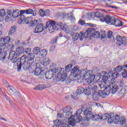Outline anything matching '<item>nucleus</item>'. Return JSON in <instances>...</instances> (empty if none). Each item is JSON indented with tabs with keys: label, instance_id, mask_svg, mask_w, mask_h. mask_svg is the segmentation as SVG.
I'll use <instances>...</instances> for the list:
<instances>
[{
	"label": "nucleus",
	"instance_id": "nucleus-1",
	"mask_svg": "<svg viewBox=\"0 0 127 127\" xmlns=\"http://www.w3.org/2000/svg\"><path fill=\"white\" fill-rule=\"evenodd\" d=\"M88 88L90 89L92 94H93V99L95 101H99L101 96H104L102 90H98V86L96 83L91 82L89 83Z\"/></svg>",
	"mask_w": 127,
	"mask_h": 127
},
{
	"label": "nucleus",
	"instance_id": "nucleus-2",
	"mask_svg": "<svg viewBox=\"0 0 127 127\" xmlns=\"http://www.w3.org/2000/svg\"><path fill=\"white\" fill-rule=\"evenodd\" d=\"M100 21L101 22H106L108 24H109V23H110V24H111L112 25H115V26H123V24H119L121 22V23H122V22H121L119 20H116L115 18H112L110 15H106L105 17H103L101 18Z\"/></svg>",
	"mask_w": 127,
	"mask_h": 127
},
{
	"label": "nucleus",
	"instance_id": "nucleus-3",
	"mask_svg": "<svg viewBox=\"0 0 127 127\" xmlns=\"http://www.w3.org/2000/svg\"><path fill=\"white\" fill-rule=\"evenodd\" d=\"M33 73L34 72V75L35 76H39L40 79H44V75H45V72L46 71V68H43V67H36L35 65H34V67L31 68V71H32Z\"/></svg>",
	"mask_w": 127,
	"mask_h": 127
},
{
	"label": "nucleus",
	"instance_id": "nucleus-4",
	"mask_svg": "<svg viewBox=\"0 0 127 127\" xmlns=\"http://www.w3.org/2000/svg\"><path fill=\"white\" fill-rule=\"evenodd\" d=\"M109 124H115L116 125L118 124H120V125H125L127 122V120H126V118L121 117L118 115H115L114 116V119H109Z\"/></svg>",
	"mask_w": 127,
	"mask_h": 127
},
{
	"label": "nucleus",
	"instance_id": "nucleus-5",
	"mask_svg": "<svg viewBox=\"0 0 127 127\" xmlns=\"http://www.w3.org/2000/svg\"><path fill=\"white\" fill-rule=\"evenodd\" d=\"M80 77H81L79 78V77H77L78 80H81V79H83V78H84L85 80H88L91 82L92 80L95 79V75L91 73L90 71H86L84 69L82 70Z\"/></svg>",
	"mask_w": 127,
	"mask_h": 127
},
{
	"label": "nucleus",
	"instance_id": "nucleus-6",
	"mask_svg": "<svg viewBox=\"0 0 127 127\" xmlns=\"http://www.w3.org/2000/svg\"><path fill=\"white\" fill-rule=\"evenodd\" d=\"M67 78V73L65 72V70H64V68H63V71L61 73L59 71L56 74H55V79H56L57 81H62V82H64V80H66Z\"/></svg>",
	"mask_w": 127,
	"mask_h": 127
},
{
	"label": "nucleus",
	"instance_id": "nucleus-7",
	"mask_svg": "<svg viewBox=\"0 0 127 127\" xmlns=\"http://www.w3.org/2000/svg\"><path fill=\"white\" fill-rule=\"evenodd\" d=\"M82 121V116L74 115L73 116H71L68 119V122L71 126H74L75 124H78V123H80Z\"/></svg>",
	"mask_w": 127,
	"mask_h": 127
},
{
	"label": "nucleus",
	"instance_id": "nucleus-8",
	"mask_svg": "<svg viewBox=\"0 0 127 127\" xmlns=\"http://www.w3.org/2000/svg\"><path fill=\"white\" fill-rule=\"evenodd\" d=\"M32 64H32L27 61L26 62H25L22 64V68L24 70H25V71H27V70H29L30 73H33V71H34L33 69L34 65H32ZM31 69H33V70H31Z\"/></svg>",
	"mask_w": 127,
	"mask_h": 127
},
{
	"label": "nucleus",
	"instance_id": "nucleus-9",
	"mask_svg": "<svg viewBox=\"0 0 127 127\" xmlns=\"http://www.w3.org/2000/svg\"><path fill=\"white\" fill-rule=\"evenodd\" d=\"M116 41L117 46H122L123 44H127V37H122L121 36L117 35L116 37Z\"/></svg>",
	"mask_w": 127,
	"mask_h": 127
},
{
	"label": "nucleus",
	"instance_id": "nucleus-10",
	"mask_svg": "<svg viewBox=\"0 0 127 127\" xmlns=\"http://www.w3.org/2000/svg\"><path fill=\"white\" fill-rule=\"evenodd\" d=\"M72 76L74 78L76 77H81L82 70L79 69V66H74L71 71Z\"/></svg>",
	"mask_w": 127,
	"mask_h": 127
},
{
	"label": "nucleus",
	"instance_id": "nucleus-11",
	"mask_svg": "<svg viewBox=\"0 0 127 127\" xmlns=\"http://www.w3.org/2000/svg\"><path fill=\"white\" fill-rule=\"evenodd\" d=\"M104 92L103 91V96H101L100 97L105 98L106 96H109L111 92H112V87H111V83H108L107 84H105V87L104 90Z\"/></svg>",
	"mask_w": 127,
	"mask_h": 127
},
{
	"label": "nucleus",
	"instance_id": "nucleus-12",
	"mask_svg": "<svg viewBox=\"0 0 127 127\" xmlns=\"http://www.w3.org/2000/svg\"><path fill=\"white\" fill-rule=\"evenodd\" d=\"M55 21H48L46 24V28H48L49 31L51 33L55 30Z\"/></svg>",
	"mask_w": 127,
	"mask_h": 127
},
{
	"label": "nucleus",
	"instance_id": "nucleus-13",
	"mask_svg": "<svg viewBox=\"0 0 127 127\" xmlns=\"http://www.w3.org/2000/svg\"><path fill=\"white\" fill-rule=\"evenodd\" d=\"M115 118V114L114 113H111L109 114L108 113H105L102 115V116H100V120L102 121H105V120H108V123L109 124V120H114Z\"/></svg>",
	"mask_w": 127,
	"mask_h": 127
},
{
	"label": "nucleus",
	"instance_id": "nucleus-14",
	"mask_svg": "<svg viewBox=\"0 0 127 127\" xmlns=\"http://www.w3.org/2000/svg\"><path fill=\"white\" fill-rule=\"evenodd\" d=\"M38 12L37 10H32V9L21 10V14H24V13H26V14H32L33 16H36Z\"/></svg>",
	"mask_w": 127,
	"mask_h": 127
},
{
	"label": "nucleus",
	"instance_id": "nucleus-15",
	"mask_svg": "<svg viewBox=\"0 0 127 127\" xmlns=\"http://www.w3.org/2000/svg\"><path fill=\"white\" fill-rule=\"evenodd\" d=\"M43 68H46V70H47V68L46 67H44ZM45 72V78L46 79H48L50 80V79H52L53 77H54V71H53V69H50L48 71Z\"/></svg>",
	"mask_w": 127,
	"mask_h": 127
},
{
	"label": "nucleus",
	"instance_id": "nucleus-16",
	"mask_svg": "<svg viewBox=\"0 0 127 127\" xmlns=\"http://www.w3.org/2000/svg\"><path fill=\"white\" fill-rule=\"evenodd\" d=\"M16 58H17V56L15 52L13 51H11L9 54V60H10L12 63H15L16 62Z\"/></svg>",
	"mask_w": 127,
	"mask_h": 127
},
{
	"label": "nucleus",
	"instance_id": "nucleus-17",
	"mask_svg": "<svg viewBox=\"0 0 127 127\" xmlns=\"http://www.w3.org/2000/svg\"><path fill=\"white\" fill-rule=\"evenodd\" d=\"M94 28H90L87 29L86 32L83 33L85 38H87L88 37H93V32H94Z\"/></svg>",
	"mask_w": 127,
	"mask_h": 127
},
{
	"label": "nucleus",
	"instance_id": "nucleus-18",
	"mask_svg": "<svg viewBox=\"0 0 127 127\" xmlns=\"http://www.w3.org/2000/svg\"><path fill=\"white\" fill-rule=\"evenodd\" d=\"M56 64L54 63L50 66V69H53L55 75L57 74L59 72H60V73L63 72V68H56Z\"/></svg>",
	"mask_w": 127,
	"mask_h": 127
},
{
	"label": "nucleus",
	"instance_id": "nucleus-19",
	"mask_svg": "<svg viewBox=\"0 0 127 127\" xmlns=\"http://www.w3.org/2000/svg\"><path fill=\"white\" fill-rule=\"evenodd\" d=\"M27 61L32 63V64H34V59H35V54L34 53L29 54L27 56Z\"/></svg>",
	"mask_w": 127,
	"mask_h": 127
},
{
	"label": "nucleus",
	"instance_id": "nucleus-20",
	"mask_svg": "<svg viewBox=\"0 0 127 127\" xmlns=\"http://www.w3.org/2000/svg\"><path fill=\"white\" fill-rule=\"evenodd\" d=\"M43 27H44V24H38L36 27L35 28V33H39L40 32H42L43 31Z\"/></svg>",
	"mask_w": 127,
	"mask_h": 127
},
{
	"label": "nucleus",
	"instance_id": "nucleus-21",
	"mask_svg": "<svg viewBox=\"0 0 127 127\" xmlns=\"http://www.w3.org/2000/svg\"><path fill=\"white\" fill-rule=\"evenodd\" d=\"M102 81L105 85L108 84V83H111V77L109 76V72L107 73V75H103Z\"/></svg>",
	"mask_w": 127,
	"mask_h": 127
},
{
	"label": "nucleus",
	"instance_id": "nucleus-22",
	"mask_svg": "<svg viewBox=\"0 0 127 127\" xmlns=\"http://www.w3.org/2000/svg\"><path fill=\"white\" fill-rule=\"evenodd\" d=\"M24 49L22 47H19L16 50V55L17 56H20L22 53H24Z\"/></svg>",
	"mask_w": 127,
	"mask_h": 127
},
{
	"label": "nucleus",
	"instance_id": "nucleus-23",
	"mask_svg": "<svg viewBox=\"0 0 127 127\" xmlns=\"http://www.w3.org/2000/svg\"><path fill=\"white\" fill-rule=\"evenodd\" d=\"M119 75H120V74L118 72H117V71L114 73H113V72L111 71L108 72V76L109 77H110V78H114L115 79H117V78L119 77Z\"/></svg>",
	"mask_w": 127,
	"mask_h": 127
},
{
	"label": "nucleus",
	"instance_id": "nucleus-24",
	"mask_svg": "<svg viewBox=\"0 0 127 127\" xmlns=\"http://www.w3.org/2000/svg\"><path fill=\"white\" fill-rule=\"evenodd\" d=\"M119 93L120 95H125L127 93V86L119 88Z\"/></svg>",
	"mask_w": 127,
	"mask_h": 127
},
{
	"label": "nucleus",
	"instance_id": "nucleus-25",
	"mask_svg": "<svg viewBox=\"0 0 127 127\" xmlns=\"http://www.w3.org/2000/svg\"><path fill=\"white\" fill-rule=\"evenodd\" d=\"M83 114L84 116H86L87 117L91 116V115H93V112H92V109L90 107L86 108V110L84 111Z\"/></svg>",
	"mask_w": 127,
	"mask_h": 127
},
{
	"label": "nucleus",
	"instance_id": "nucleus-26",
	"mask_svg": "<svg viewBox=\"0 0 127 127\" xmlns=\"http://www.w3.org/2000/svg\"><path fill=\"white\" fill-rule=\"evenodd\" d=\"M64 112L63 113V116H64L65 117H66V118H69V117H70V118H71V117H74V116H72V112L69 111H66L65 109H64L63 110Z\"/></svg>",
	"mask_w": 127,
	"mask_h": 127
},
{
	"label": "nucleus",
	"instance_id": "nucleus-27",
	"mask_svg": "<svg viewBox=\"0 0 127 127\" xmlns=\"http://www.w3.org/2000/svg\"><path fill=\"white\" fill-rule=\"evenodd\" d=\"M112 86V88L111 89L112 94H115V93H117V92H118V90H119V87L118 85L116 84H113Z\"/></svg>",
	"mask_w": 127,
	"mask_h": 127
},
{
	"label": "nucleus",
	"instance_id": "nucleus-28",
	"mask_svg": "<svg viewBox=\"0 0 127 127\" xmlns=\"http://www.w3.org/2000/svg\"><path fill=\"white\" fill-rule=\"evenodd\" d=\"M93 15H95V16L96 17H97L98 18H102V17H104L103 16V14L100 13V12H99V11H97V12H95L94 13H93L92 14H91V17H92V18L95 17V16H93Z\"/></svg>",
	"mask_w": 127,
	"mask_h": 127
},
{
	"label": "nucleus",
	"instance_id": "nucleus-29",
	"mask_svg": "<svg viewBox=\"0 0 127 127\" xmlns=\"http://www.w3.org/2000/svg\"><path fill=\"white\" fill-rule=\"evenodd\" d=\"M1 40H2L5 44H9V42H10V40H11V39L9 36H6L1 38Z\"/></svg>",
	"mask_w": 127,
	"mask_h": 127
},
{
	"label": "nucleus",
	"instance_id": "nucleus-30",
	"mask_svg": "<svg viewBox=\"0 0 127 127\" xmlns=\"http://www.w3.org/2000/svg\"><path fill=\"white\" fill-rule=\"evenodd\" d=\"M50 63V60L48 58L43 59V62L41 63L42 65L47 66Z\"/></svg>",
	"mask_w": 127,
	"mask_h": 127
},
{
	"label": "nucleus",
	"instance_id": "nucleus-31",
	"mask_svg": "<svg viewBox=\"0 0 127 127\" xmlns=\"http://www.w3.org/2000/svg\"><path fill=\"white\" fill-rule=\"evenodd\" d=\"M116 85L118 86L119 89H120V88H122L123 87H125V86H126L125 85V82H124V80L122 79H119Z\"/></svg>",
	"mask_w": 127,
	"mask_h": 127
},
{
	"label": "nucleus",
	"instance_id": "nucleus-32",
	"mask_svg": "<svg viewBox=\"0 0 127 127\" xmlns=\"http://www.w3.org/2000/svg\"><path fill=\"white\" fill-rule=\"evenodd\" d=\"M91 119L93 122H96L97 121H99V120H101V116L97 114H92Z\"/></svg>",
	"mask_w": 127,
	"mask_h": 127
},
{
	"label": "nucleus",
	"instance_id": "nucleus-33",
	"mask_svg": "<svg viewBox=\"0 0 127 127\" xmlns=\"http://www.w3.org/2000/svg\"><path fill=\"white\" fill-rule=\"evenodd\" d=\"M15 31H16V26H13L10 28V31L8 33V35L10 36L13 34H14V33L15 32Z\"/></svg>",
	"mask_w": 127,
	"mask_h": 127
},
{
	"label": "nucleus",
	"instance_id": "nucleus-34",
	"mask_svg": "<svg viewBox=\"0 0 127 127\" xmlns=\"http://www.w3.org/2000/svg\"><path fill=\"white\" fill-rule=\"evenodd\" d=\"M7 55V53H6V51H0V58L2 60H4L5 59V56Z\"/></svg>",
	"mask_w": 127,
	"mask_h": 127
},
{
	"label": "nucleus",
	"instance_id": "nucleus-35",
	"mask_svg": "<svg viewBox=\"0 0 127 127\" xmlns=\"http://www.w3.org/2000/svg\"><path fill=\"white\" fill-rule=\"evenodd\" d=\"M44 89H45V86L43 84L37 85L34 88V90H37L38 91H42Z\"/></svg>",
	"mask_w": 127,
	"mask_h": 127
},
{
	"label": "nucleus",
	"instance_id": "nucleus-36",
	"mask_svg": "<svg viewBox=\"0 0 127 127\" xmlns=\"http://www.w3.org/2000/svg\"><path fill=\"white\" fill-rule=\"evenodd\" d=\"M20 14V12H19V10H16L15 11H13L12 15L13 18H16V17H19Z\"/></svg>",
	"mask_w": 127,
	"mask_h": 127
},
{
	"label": "nucleus",
	"instance_id": "nucleus-37",
	"mask_svg": "<svg viewBox=\"0 0 127 127\" xmlns=\"http://www.w3.org/2000/svg\"><path fill=\"white\" fill-rule=\"evenodd\" d=\"M92 35H93V37H94L95 38H99L100 36H101V34L100 33L99 31H96L95 32V29H94Z\"/></svg>",
	"mask_w": 127,
	"mask_h": 127
},
{
	"label": "nucleus",
	"instance_id": "nucleus-38",
	"mask_svg": "<svg viewBox=\"0 0 127 127\" xmlns=\"http://www.w3.org/2000/svg\"><path fill=\"white\" fill-rule=\"evenodd\" d=\"M123 69H124L123 65H118L116 67H115L114 70L115 72L119 73L120 72H122L123 71Z\"/></svg>",
	"mask_w": 127,
	"mask_h": 127
},
{
	"label": "nucleus",
	"instance_id": "nucleus-39",
	"mask_svg": "<svg viewBox=\"0 0 127 127\" xmlns=\"http://www.w3.org/2000/svg\"><path fill=\"white\" fill-rule=\"evenodd\" d=\"M40 50H41V49L40 48V47H36L33 49V53H35L36 55H38V53H40L41 52Z\"/></svg>",
	"mask_w": 127,
	"mask_h": 127
},
{
	"label": "nucleus",
	"instance_id": "nucleus-40",
	"mask_svg": "<svg viewBox=\"0 0 127 127\" xmlns=\"http://www.w3.org/2000/svg\"><path fill=\"white\" fill-rule=\"evenodd\" d=\"M85 88L83 87H80L77 89L76 90V94L77 95H81V94H83V93H84Z\"/></svg>",
	"mask_w": 127,
	"mask_h": 127
},
{
	"label": "nucleus",
	"instance_id": "nucleus-41",
	"mask_svg": "<svg viewBox=\"0 0 127 127\" xmlns=\"http://www.w3.org/2000/svg\"><path fill=\"white\" fill-rule=\"evenodd\" d=\"M79 36H80L79 35V33H76L72 34V40L73 41H76V40H78V39H79Z\"/></svg>",
	"mask_w": 127,
	"mask_h": 127
},
{
	"label": "nucleus",
	"instance_id": "nucleus-42",
	"mask_svg": "<svg viewBox=\"0 0 127 127\" xmlns=\"http://www.w3.org/2000/svg\"><path fill=\"white\" fill-rule=\"evenodd\" d=\"M6 48V45L4 43H1L0 44V51H6L5 50Z\"/></svg>",
	"mask_w": 127,
	"mask_h": 127
},
{
	"label": "nucleus",
	"instance_id": "nucleus-43",
	"mask_svg": "<svg viewBox=\"0 0 127 127\" xmlns=\"http://www.w3.org/2000/svg\"><path fill=\"white\" fill-rule=\"evenodd\" d=\"M71 97L73 100H76V101L79 99L78 97V94H77V91L75 93H71Z\"/></svg>",
	"mask_w": 127,
	"mask_h": 127
},
{
	"label": "nucleus",
	"instance_id": "nucleus-44",
	"mask_svg": "<svg viewBox=\"0 0 127 127\" xmlns=\"http://www.w3.org/2000/svg\"><path fill=\"white\" fill-rule=\"evenodd\" d=\"M54 126L53 127H61L60 121L59 119H57L54 121Z\"/></svg>",
	"mask_w": 127,
	"mask_h": 127
},
{
	"label": "nucleus",
	"instance_id": "nucleus-45",
	"mask_svg": "<svg viewBox=\"0 0 127 127\" xmlns=\"http://www.w3.org/2000/svg\"><path fill=\"white\" fill-rule=\"evenodd\" d=\"M7 89L8 91L11 93V94H12L14 92H15V89H14V88H13L12 86H8L7 87Z\"/></svg>",
	"mask_w": 127,
	"mask_h": 127
},
{
	"label": "nucleus",
	"instance_id": "nucleus-46",
	"mask_svg": "<svg viewBox=\"0 0 127 127\" xmlns=\"http://www.w3.org/2000/svg\"><path fill=\"white\" fill-rule=\"evenodd\" d=\"M24 54L26 55H28V54H30V52H31V48H26L24 50Z\"/></svg>",
	"mask_w": 127,
	"mask_h": 127
},
{
	"label": "nucleus",
	"instance_id": "nucleus-47",
	"mask_svg": "<svg viewBox=\"0 0 127 127\" xmlns=\"http://www.w3.org/2000/svg\"><path fill=\"white\" fill-rule=\"evenodd\" d=\"M39 21L35 19L32 21H31L30 25L31 26H35V25H37L38 24Z\"/></svg>",
	"mask_w": 127,
	"mask_h": 127
},
{
	"label": "nucleus",
	"instance_id": "nucleus-48",
	"mask_svg": "<svg viewBox=\"0 0 127 127\" xmlns=\"http://www.w3.org/2000/svg\"><path fill=\"white\" fill-rule=\"evenodd\" d=\"M91 89L90 88H85L84 89V93L86 95V96H89V95H90L91 94Z\"/></svg>",
	"mask_w": 127,
	"mask_h": 127
},
{
	"label": "nucleus",
	"instance_id": "nucleus-49",
	"mask_svg": "<svg viewBox=\"0 0 127 127\" xmlns=\"http://www.w3.org/2000/svg\"><path fill=\"white\" fill-rule=\"evenodd\" d=\"M26 58L27 59V56H26L25 55H23L21 58L20 63L22 64L23 63L26 62V61H25Z\"/></svg>",
	"mask_w": 127,
	"mask_h": 127
},
{
	"label": "nucleus",
	"instance_id": "nucleus-50",
	"mask_svg": "<svg viewBox=\"0 0 127 127\" xmlns=\"http://www.w3.org/2000/svg\"><path fill=\"white\" fill-rule=\"evenodd\" d=\"M71 69H72V64H68L65 67V70L66 72H70Z\"/></svg>",
	"mask_w": 127,
	"mask_h": 127
},
{
	"label": "nucleus",
	"instance_id": "nucleus-51",
	"mask_svg": "<svg viewBox=\"0 0 127 127\" xmlns=\"http://www.w3.org/2000/svg\"><path fill=\"white\" fill-rule=\"evenodd\" d=\"M70 123H61L60 122V127H71Z\"/></svg>",
	"mask_w": 127,
	"mask_h": 127
},
{
	"label": "nucleus",
	"instance_id": "nucleus-52",
	"mask_svg": "<svg viewBox=\"0 0 127 127\" xmlns=\"http://www.w3.org/2000/svg\"><path fill=\"white\" fill-rule=\"evenodd\" d=\"M32 19V17H27L24 20L26 24H28V23H30Z\"/></svg>",
	"mask_w": 127,
	"mask_h": 127
},
{
	"label": "nucleus",
	"instance_id": "nucleus-53",
	"mask_svg": "<svg viewBox=\"0 0 127 127\" xmlns=\"http://www.w3.org/2000/svg\"><path fill=\"white\" fill-rule=\"evenodd\" d=\"M19 18L22 22V21H23V20H24L25 19V16H24L23 14H21V10L20 12Z\"/></svg>",
	"mask_w": 127,
	"mask_h": 127
},
{
	"label": "nucleus",
	"instance_id": "nucleus-54",
	"mask_svg": "<svg viewBox=\"0 0 127 127\" xmlns=\"http://www.w3.org/2000/svg\"><path fill=\"white\" fill-rule=\"evenodd\" d=\"M40 54L41 56L44 57V56H46V55H47V51H46V50H42L40 52Z\"/></svg>",
	"mask_w": 127,
	"mask_h": 127
},
{
	"label": "nucleus",
	"instance_id": "nucleus-55",
	"mask_svg": "<svg viewBox=\"0 0 127 127\" xmlns=\"http://www.w3.org/2000/svg\"><path fill=\"white\" fill-rule=\"evenodd\" d=\"M39 15L42 17H44V16H45V11L42 10V9H40L39 11Z\"/></svg>",
	"mask_w": 127,
	"mask_h": 127
},
{
	"label": "nucleus",
	"instance_id": "nucleus-56",
	"mask_svg": "<svg viewBox=\"0 0 127 127\" xmlns=\"http://www.w3.org/2000/svg\"><path fill=\"white\" fill-rule=\"evenodd\" d=\"M108 38H109L110 39H114L115 38L114 37V36H113V32L112 31H109L108 35Z\"/></svg>",
	"mask_w": 127,
	"mask_h": 127
},
{
	"label": "nucleus",
	"instance_id": "nucleus-57",
	"mask_svg": "<svg viewBox=\"0 0 127 127\" xmlns=\"http://www.w3.org/2000/svg\"><path fill=\"white\" fill-rule=\"evenodd\" d=\"M68 28V26L65 24L61 23V29L62 30H66Z\"/></svg>",
	"mask_w": 127,
	"mask_h": 127
},
{
	"label": "nucleus",
	"instance_id": "nucleus-58",
	"mask_svg": "<svg viewBox=\"0 0 127 127\" xmlns=\"http://www.w3.org/2000/svg\"><path fill=\"white\" fill-rule=\"evenodd\" d=\"M79 40H80V41H82V40H83V39H84V38H85V36L84 35V33L80 32L79 34Z\"/></svg>",
	"mask_w": 127,
	"mask_h": 127
},
{
	"label": "nucleus",
	"instance_id": "nucleus-59",
	"mask_svg": "<svg viewBox=\"0 0 127 127\" xmlns=\"http://www.w3.org/2000/svg\"><path fill=\"white\" fill-rule=\"evenodd\" d=\"M61 23H60V24H56L55 25V29L56 30H59V29H61Z\"/></svg>",
	"mask_w": 127,
	"mask_h": 127
},
{
	"label": "nucleus",
	"instance_id": "nucleus-60",
	"mask_svg": "<svg viewBox=\"0 0 127 127\" xmlns=\"http://www.w3.org/2000/svg\"><path fill=\"white\" fill-rule=\"evenodd\" d=\"M86 109H88V106L87 105V104H83L81 108V110L83 111V112H85V110H86Z\"/></svg>",
	"mask_w": 127,
	"mask_h": 127
},
{
	"label": "nucleus",
	"instance_id": "nucleus-61",
	"mask_svg": "<svg viewBox=\"0 0 127 127\" xmlns=\"http://www.w3.org/2000/svg\"><path fill=\"white\" fill-rule=\"evenodd\" d=\"M5 15V10L2 9L0 10V16H4Z\"/></svg>",
	"mask_w": 127,
	"mask_h": 127
},
{
	"label": "nucleus",
	"instance_id": "nucleus-62",
	"mask_svg": "<svg viewBox=\"0 0 127 127\" xmlns=\"http://www.w3.org/2000/svg\"><path fill=\"white\" fill-rule=\"evenodd\" d=\"M110 85H113V84H116V78H114V77H110Z\"/></svg>",
	"mask_w": 127,
	"mask_h": 127
},
{
	"label": "nucleus",
	"instance_id": "nucleus-63",
	"mask_svg": "<svg viewBox=\"0 0 127 127\" xmlns=\"http://www.w3.org/2000/svg\"><path fill=\"white\" fill-rule=\"evenodd\" d=\"M82 112H83V111H82V110H81V109H78V110L76 111V112L75 115V116H80V115H81V114H82Z\"/></svg>",
	"mask_w": 127,
	"mask_h": 127
},
{
	"label": "nucleus",
	"instance_id": "nucleus-64",
	"mask_svg": "<svg viewBox=\"0 0 127 127\" xmlns=\"http://www.w3.org/2000/svg\"><path fill=\"white\" fill-rule=\"evenodd\" d=\"M122 76H123V78H124V79L127 78V71H126L125 70H124L122 72Z\"/></svg>",
	"mask_w": 127,
	"mask_h": 127
}]
</instances>
